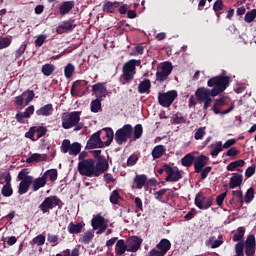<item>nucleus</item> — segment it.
Wrapping results in <instances>:
<instances>
[{"mask_svg": "<svg viewBox=\"0 0 256 256\" xmlns=\"http://www.w3.org/2000/svg\"><path fill=\"white\" fill-rule=\"evenodd\" d=\"M134 183H136L137 189H143V187H145V184L147 183V175L145 174L136 175L134 178Z\"/></svg>", "mask_w": 256, "mask_h": 256, "instance_id": "obj_32", "label": "nucleus"}, {"mask_svg": "<svg viewBox=\"0 0 256 256\" xmlns=\"http://www.w3.org/2000/svg\"><path fill=\"white\" fill-rule=\"evenodd\" d=\"M166 151L167 149L165 148V146L157 145L153 148L151 155L153 159H161L165 155Z\"/></svg>", "mask_w": 256, "mask_h": 256, "instance_id": "obj_25", "label": "nucleus"}, {"mask_svg": "<svg viewBox=\"0 0 256 256\" xmlns=\"http://www.w3.org/2000/svg\"><path fill=\"white\" fill-rule=\"evenodd\" d=\"M120 5L121 3L117 1H106L102 6V10L104 11V13H115V11L119 9Z\"/></svg>", "mask_w": 256, "mask_h": 256, "instance_id": "obj_19", "label": "nucleus"}, {"mask_svg": "<svg viewBox=\"0 0 256 256\" xmlns=\"http://www.w3.org/2000/svg\"><path fill=\"white\" fill-rule=\"evenodd\" d=\"M219 240H217V238L215 236H211L208 240H206L205 244L206 247H211V249H217L219 247H221V245H223V241L221 239H223V236L220 235L218 237Z\"/></svg>", "mask_w": 256, "mask_h": 256, "instance_id": "obj_22", "label": "nucleus"}, {"mask_svg": "<svg viewBox=\"0 0 256 256\" xmlns=\"http://www.w3.org/2000/svg\"><path fill=\"white\" fill-rule=\"evenodd\" d=\"M121 194H119V190H114L110 194V203L112 205H119V200H121Z\"/></svg>", "mask_w": 256, "mask_h": 256, "instance_id": "obj_40", "label": "nucleus"}, {"mask_svg": "<svg viewBox=\"0 0 256 256\" xmlns=\"http://www.w3.org/2000/svg\"><path fill=\"white\" fill-rule=\"evenodd\" d=\"M80 121H81L80 111L70 112L62 116V127L63 129H71L73 127H76V125H79Z\"/></svg>", "mask_w": 256, "mask_h": 256, "instance_id": "obj_4", "label": "nucleus"}, {"mask_svg": "<svg viewBox=\"0 0 256 256\" xmlns=\"http://www.w3.org/2000/svg\"><path fill=\"white\" fill-rule=\"evenodd\" d=\"M128 251L127 242L124 239H119L115 245V253L117 256L125 255Z\"/></svg>", "mask_w": 256, "mask_h": 256, "instance_id": "obj_23", "label": "nucleus"}, {"mask_svg": "<svg viewBox=\"0 0 256 256\" xmlns=\"http://www.w3.org/2000/svg\"><path fill=\"white\" fill-rule=\"evenodd\" d=\"M101 109V99L97 98L91 102V111L92 113H99Z\"/></svg>", "mask_w": 256, "mask_h": 256, "instance_id": "obj_52", "label": "nucleus"}, {"mask_svg": "<svg viewBox=\"0 0 256 256\" xmlns=\"http://www.w3.org/2000/svg\"><path fill=\"white\" fill-rule=\"evenodd\" d=\"M225 197H227V191L224 193H221L216 197V205H218V207L223 206V201H225Z\"/></svg>", "mask_w": 256, "mask_h": 256, "instance_id": "obj_62", "label": "nucleus"}, {"mask_svg": "<svg viewBox=\"0 0 256 256\" xmlns=\"http://www.w3.org/2000/svg\"><path fill=\"white\" fill-rule=\"evenodd\" d=\"M209 163V157L206 155H200L194 160V173H201L202 169H205V165Z\"/></svg>", "mask_w": 256, "mask_h": 256, "instance_id": "obj_15", "label": "nucleus"}, {"mask_svg": "<svg viewBox=\"0 0 256 256\" xmlns=\"http://www.w3.org/2000/svg\"><path fill=\"white\" fill-rule=\"evenodd\" d=\"M131 135H133V126L131 124H125L116 131L115 142L117 145H123V143H127L131 139Z\"/></svg>", "mask_w": 256, "mask_h": 256, "instance_id": "obj_6", "label": "nucleus"}, {"mask_svg": "<svg viewBox=\"0 0 256 256\" xmlns=\"http://www.w3.org/2000/svg\"><path fill=\"white\" fill-rule=\"evenodd\" d=\"M226 157H237L239 155V150L235 147H231L226 153Z\"/></svg>", "mask_w": 256, "mask_h": 256, "instance_id": "obj_64", "label": "nucleus"}, {"mask_svg": "<svg viewBox=\"0 0 256 256\" xmlns=\"http://www.w3.org/2000/svg\"><path fill=\"white\" fill-rule=\"evenodd\" d=\"M60 201L61 200L57 196L46 197L44 199V201H42V203L39 205V209L44 214L49 213V211H51V209H53L54 207H57V205H59Z\"/></svg>", "mask_w": 256, "mask_h": 256, "instance_id": "obj_8", "label": "nucleus"}, {"mask_svg": "<svg viewBox=\"0 0 256 256\" xmlns=\"http://www.w3.org/2000/svg\"><path fill=\"white\" fill-rule=\"evenodd\" d=\"M167 177L165 178V181L167 183H177V181H180V179H183V175H181V171L173 170V167L166 166L165 167Z\"/></svg>", "mask_w": 256, "mask_h": 256, "instance_id": "obj_12", "label": "nucleus"}, {"mask_svg": "<svg viewBox=\"0 0 256 256\" xmlns=\"http://www.w3.org/2000/svg\"><path fill=\"white\" fill-rule=\"evenodd\" d=\"M103 147H105V144L101 140V131L92 134L86 144V149H103Z\"/></svg>", "mask_w": 256, "mask_h": 256, "instance_id": "obj_9", "label": "nucleus"}, {"mask_svg": "<svg viewBox=\"0 0 256 256\" xmlns=\"http://www.w3.org/2000/svg\"><path fill=\"white\" fill-rule=\"evenodd\" d=\"M142 136H143V125L137 124L134 127V138H133V141H137V139H141Z\"/></svg>", "mask_w": 256, "mask_h": 256, "instance_id": "obj_45", "label": "nucleus"}, {"mask_svg": "<svg viewBox=\"0 0 256 256\" xmlns=\"http://www.w3.org/2000/svg\"><path fill=\"white\" fill-rule=\"evenodd\" d=\"M156 247L158 251H161L164 255H167V252L171 249V241L164 238L160 240Z\"/></svg>", "mask_w": 256, "mask_h": 256, "instance_id": "obj_26", "label": "nucleus"}, {"mask_svg": "<svg viewBox=\"0 0 256 256\" xmlns=\"http://www.w3.org/2000/svg\"><path fill=\"white\" fill-rule=\"evenodd\" d=\"M75 27V20H67L56 28V32L58 35H63V33H67V31H73Z\"/></svg>", "mask_w": 256, "mask_h": 256, "instance_id": "obj_16", "label": "nucleus"}, {"mask_svg": "<svg viewBox=\"0 0 256 256\" xmlns=\"http://www.w3.org/2000/svg\"><path fill=\"white\" fill-rule=\"evenodd\" d=\"M256 17V9H252L251 11L247 12L244 16V21L246 23H253Z\"/></svg>", "mask_w": 256, "mask_h": 256, "instance_id": "obj_48", "label": "nucleus"}, {"mask_svg": "<svg viewBox=\"0 0 256 256\" xmlns=\"http://www.w3.org/2000/svg\"><path fill=\"white\" fill-rule=\"evenodd\" d=\"M42 176L45 177L46 181H47V178H49L52 183H55L58 177L57 169L47 170Z\"/></svg>", "mask_w": 256, "mask_h": 256, "instance_id": "obj_36", "label": "nucleus"}, {"mask_svg": "<svg viewBox=\"0 0 256 256\" xmlns=\"http://www.w3.org/2000/svg\"><path fill=\"white\" fill-rule=\"evenodd\" d=\"M139 63H141L139 60L132 59L123 65L122 79H124L126 83L133 81L135 77V69L137 67V64L139 65Z\"/></svg>", "mask_w": 256, "mask_h": 256, "instance_id": "obj_5", "label": "nucleus"}, {"mask_svg": "<svg viewBox=\"0 0 256 256\" xmlns=\"http://www.w3.org/2000/svg\"><path fill=\"white\" fill-rule=\"evenodd\" d=\"M31 183H33V177H28L25 180H22L18 188L19 195H25V193L29 191V187H31Z\"/></svg>", "mask_w": 256, "mask_h": 256, "instance_id": "obj_21", "label": "nucleus"}, {"mask_svg": "<svg viewBox=\"0 0 256 256\" xmlns=\"http://www.w3.org/2000/svg\"><path fill=\"white\" fill-rule=\"evenodd\" d=\"M94 237H95V234H93V232L91 231H88L83 235L82 241L83 243L89 244L91 243Z\"/></svg>", "mask_w": 256, "mask_h": 256, "instance_id": "obj_58", "label": "nucleus"}, {"mask_svg": "<svg viewBox=\"0 0 256 256\" xmlns=\"http://www.w3.org/2000/svg\"><path fill=\"white\" fill-rule=\"evenodd\" d=\"M88 84L89 82H87L86 80L74 81L70 90L72 97H77V95H79L82 92V90L87 87Z\"/></svg>", "mask_w": 256, "mask_h": 256, "instance_id": "obj_14", "label": "nucleus"}, {"mask_svg": "<svg viewBox=\"0 0 256 256\" xmlns=\"http://www.w3.org/2000/svg\"><path fill=\"white\" fill-rule=\"evenodd\" d=\"M78 172L83 177H97L95 171V160L83 159L78 163Z\"/></svg>", "mask_w": 256, "mask_h": 256, "instance_id": "obj_3", "label": "nucleus"}, {"mask_svg": "<svg viewBox=\"0 0 256 256\" xmlns=\"http://www.w3.org/2000/svg\"><path fill=\"white\" fill-rule=\"evenodd\" d=\"M47 185V180L45 176H41L36 178L34 181L32 180V190L39 191V189L45 187Z\"/></svg>", "mask_w": 256, "mask_h": 256, "instance_id": "obj_29", "label": "nucleus"}, {"mask_svg": "<svg viewBox=\"0 0 256 256\" xmlns=\"http://www.w3.org/2000/svg\"><path fill=\"white\" fill-rule=\"evenodd\" d=\"M75 73V66L72 63H68L64 68V75L66 79H71Z\"/></svg>", "mask_w": 256, "mask_h": 256, "instance_id": "obj_39", "label": "nucleus"}, {"mask_svg": "<svg viewBox=\"0 0 256 256\" xmlns=\"http://www.w3.org/2000/svg\"><path fill=\"white\" fill-rule=\"evenodd\" d=\"M34 131L37 133V139H41V137H45V135H47V127L45 126H39Z\"/></svg>", "mask_w": 256, "mask_h": 256, "instance_id": "obj_56", "label": "nucleus"}, {"mask_svg": "<svg viewBox=\"0 0 256 256\" xmlns=\"http://www.w3.org/2000/svg\"><path fill=\"white\" fill-rule=\"evenodd\" d=\"M134 203L136 205L135 213H139V211H143V201L141 200V198L136 197L134 199Z\"/></svg>", "mask_w": 256, "mask_h": 256, "instance_id": "obj_63", "label": "nucleus"}, {"mask_svg": "<svg viewBox=\"0 0 256 256\" xmlns=\"http://www.w3.org/2000/svg\"><path fill=\"white\" fill-rule=\"evenodd\" d=\"M3 197H11L13 195V188L8 185H4L1 190Z\"/></svg>", "mask_w": 256, "mask_h": 256, "instance_id": "obj_53", "label": "nucleus"}, {"mask_svg": "<svg viewBox=\"0 0 256 256\" xmlns=\"http://www.w3.org/2000/svg\"><path fill=\"white\" fill-rule=\"evenodd\" d=\"M177 99V91L176 90H170L168 92H159L158 93V103L162 107H171L173 105V102Z\"/></svg>", "mask_w": 256, "mask_h": 256, "instance_id": "obj_7", "label": "nucleus"}, {"mask_svg": "<svg viewBox=\"0 0 256 256\" xmlns=\"http://www.w3.org/2000/svg\"><path fill=\"white\" fill-rule=\"evenodd\" d=\"M243 183V174L233 173L229 182V189H237Z\"/></svg>", "mask_w": 256, "mask_h": 256, "instance_id": "obj_18", "label": "nucleus"}, {"mask_svg": "<svg viewBox=\"0 0 256 256\" xmlns=\"http://www.w3.org/2000/svg\"><path fill=\"white\" fill-rule=\"evenodd\" d=\"M94 169L96 171V177H100V175H103L109 169V161L106 160L105 156L97 159Z\"/></svg>", "mask_w": 256, "mask_h": 256, "instance_id": "obj_13", "label": "nucleus"}, {"mask_svg": "<svg viewBox=\"0 0 256 256\" xmlns=\"http://www.w3.org/2000/svg\"><path fill=\"white\" fill-rule=\"evenodd\" d=\"M29 177H33V176H29V170L27 168L22 169L18 174L19 181H25V179Z\"/></svg>", "mask_w": 256, "mask_h": 256, "instance_id": "obj_59", "label": "nucleus"}, {"mask_svg": "<svg viewBox=\"0 0 256 256\" xmlns=\"http://www.w3.org/2000/svg\"><path fill=\"white\" fill-rule=\"evenodd\" d=\"M91 223H92L93 229H94V230H97V229H99V227H101V225H103V224L106 223V222H105V217L101 216V214H98V215H96V216L92 219Z\"/></svg>", "mask_w": 256, "mask_h": 256, "instance_id": "obj_33", "label": "nucleus"}, {"mask_svg": "<svg viewBox=\"0 0 256 256\" xmlns=\"http://www.w3.org/2000/svg\"><path fill=\"white\" fill-rule=\"evenodd\" d=\"M181 164L183 167H191L192 165H195V155L193 153H188L186 154L182 159H181Z\"/></svg>", "mask_w": 256, "mask_h": 256, "instance_id": "obj_30", "label": "nucleus"}, {"mask_svg": "<svg viewBox=\"0 0 256 256\" xmlns=\"http://www.w3.org/2000/svg\"><path fill=\"white\" fill-rule=\"evenodd\" d=\"M62 153H69L71 151V140L64 139L60 146Z\"/></svg>", "mask_w": 256, "mask_h": 256, "instance_id": "obj_51", "label": "nucleus"}, {"mask_svg": "<svg viewBox=\"0 0 256 256\" xmlns=\"http://www.w3.org/2000/svg\"><path fill=\"white\" fill-rule=\"evenodd\" d=\"M160 69L164 73H166L168 75H171V72L173 71V64L171 62H169V61H166V62L161 64Z\"/></svg>", "mask_w": 256, "mask_h": 256, "instance_id": "obj_46", "label": "nucleus"}, {"mask_svg": "<svg viewBox=\"0 0 256 256\" xmlns=\"http://www.w3.org/2000/svg\"><path fill=\"white\" fill-rule=\"evenodd\" d=\"M23 113L25 119H29L33 115V113H35V106L30 105L28 108L25 109Z\"/></svg>", "mask_w": 256, "mask_h": 256, "instance_id": "obj_61", "label": "nucleus"}, {"mask_svg": "<svg viewBox=\"0 0 256 256\" xmlns=\"http://www.w3.org/2000/svg\"><path fill=\"white\" fill-rule=\"evenodd\" d=\"M231 83V77L225 75H218L210 78L207 81L208 87H213L212 90L200 87L195 92V97L198 99L199 103H203L205 99H209V97H217V95H221L224 93L227 87H229Z\"/></svg>", "mask_w": 256, "mask_h": 256, "instance_id": "obj_1", "label": "nucleus"}, {"mask_svg": "<svg viewBox=\"0 0 256 256\" xmlns=\"http://www.w3.org/2000/svg\"><path fill=\"white\" fill-rule=\"evenodd\" d=\"M245 166V160H236L231 162L227 167V171H235L238 167H244Z\"/></svg>", "mask_w": 256, "mask_h": 256, "instance_id": "obj_38", "label": "nucleus"}, {"mask_svg": "<svg viewBox=\"0 0 256 256\" xmlns=\"http://www.w3.org/2000/svg\"><path fill=\"white\" fill-rule=\"evenodd\" d=\"M211 171H213V167L211 166H206L202 168L201 171L199 172L201 181H205V179L209 177V173H211Z\"/></svg>", "mask_w": 256, "mask_h": 256, "instance_id": "obj_47", "label": "nucleus"}, {"mask_svg": "<svg viewBox=\"0 0 256 256\" xmlns=\"http://www.w3.org/2000/svg\"><path fill=\"white\" fill-rule=\"evenodd\" d=\"M141 243H143V239L132 236L126 240V247L129 253H137L138 249H141Z\"/></svg>", "mask_w": 256, "mask_h": 256, "instance_id": "obj_11", "label": "nucleus"}, {"mask_svg": "<svg viewBox=\"0 0 256 256\" xmlns=\"http://www.w3.org/2000/svg\"><path fill=\"white\" fill-rule=\"evenodd\" d=\"M138 92L140 94L151 93V80L144 79L138 85Z\"/></svg>", "mask_w": 256, "mask_h": 256, "instance_id": "obj_27", "label": "nucleus"}, {"mask_svg": "<svg viewBox=\"0 0 256 256\" xmlns=\"http://www.w3.org/2000/svg\"><path fill=\"white\" fill-rule=\"evenodd\" d=\"M92 91L95 93L97 99H102L103 97H107V86L105 83H97L92 86Z\"/></svg>", "mask_w": 256, "mask_h": 256, "instance_id": "obj_17", "label": "nucleus"}, {"mask_svg": "<svg viewBox=\"0 0 256 256\" xmlns=\"http://www.w3.org/2000/svg\"><path fill=\"white\" fill-rule=\"evenodd\" d=\"M221 151H223V142L218 141V142H216L214 149L211 150L210 155L212 157H217V155H219V153H221Z\"/></svg>", "mask_w": 256, "mask_h": 256, "instance_id": "obj_44", "label": "nucleus"}, {"mask_svg": "<svg viewBox=\"0 0 256 256\" xmlns=\"http://www.w3.org/2000/svg\"><path fill=\"white\" fill-rule=\"evenodd\" d=\"M223 9H225L223 0H216L213 4V11H215V13H219V11H223Z\"/></svg>", "mask_w": 256, "mask_h": 256, "instance_id": "obj_55", "label": "nucleus"}, {"mask_svg": "<svg viewBox=\"0 0 256 256\" xmlns=\"http://www.w3.org/2000/svg\"><path fill=\"white\" fill-rule=\"evenodd\" d=\"M83 231V224L70 222L68 225V233L71 235H77Z\"/></svg>", "mask_w": 256, "mask_h": 256, "instance_id": "obj_31", "label": "nucleus"}, {"mask_svg": "<svg viewBox=\"0 0 256 256\" xmlns=\"http://www.w3.org/2000/svg\"><path fill=\"white\" fill-rule=\"evenodd\" d=\"M253 199H255V189L253 187H250L245 193L244 202L251 203Z\"/></svg>", "mask_w": 256, "mask_h": 256, "instance_id": "obj_41", "label": "nucleus"}, {"mask_svg": "<svg viewBox=\"0 0 256 256\" xmlns=\"http://www.w3.org/2000/svg\"><path fill=\"white\" fill-rule=\"evenodd\" d=\"M41 72L45 77H51V75H53L55 72V65L49 63L44 64L42 66Z\"/></svg>", "mask_w": 256, "mask_h": 256, "instance_id": "obj_34", "label": "nucleus"}, {"mask_svg": "<svg viewBox=\"0 0 256 256\" xmlns=\"http://www.w3.org/2000/svg\"><path fill=\"white\" fill-rule=\"evenodd\" d=\"M25 98V105H29L35 99V92L33 90H26L22 93Z\"/></svg>", "mask_w": 256, "mask_h": 256, "instance_id": "obj_43", "label": "nucleus"}, {"mask_svg": "<svg viewBox=\"0 0 256 256\" xmlns=\"http://www.w3.org/2000/svg\"><path fill=\"white\" fill-rule=\"evenodd\" d=\"M167 79H169V75L166 74V72H163L162 69L156 72V81L159 83H163V81H167Z\"/></svg>", "mask_w": 256, "mask_h": 256, "instance_id": "obj_50", "label": "nucleus"}, {"mask_svg": "<svg viewBox=\"0 0 256 256\" xmlns=\"http://www.w3.org/2000/svg\"><path fill=\"white\" fill-rule=\"evenodd\" d=\"M79 153H81V144L79 142L70 144L69 155H79Z\"/></svg>", "mask_w": 256, "mask_h": 256, "instance_id": "obj_42", "label": "nucleus"}, {"mask_svg": "<svg viewBox=\"0 0 256 256\" xmlns=\"http://www.w3.org/2000/svg\"><path fill=\"white\" fill-rule=\"evenodd\" d=\"M102 131H105L106 141L103 142L104 147H109L111 143H113V139H115V133L113 132V128L106 127L103 128Z\"/></svg>", "mask_w": 256, "mask_h": 256, "instance_id": "obj_24", "label": "nucleus"}, {"mask_svg": "<svg viewBox=\"0 0 256 256\" xmlns=\"http://www.w3.org/2000/svg\"><path fill=\"white\" fill-rule=\"evenodd\" d=\"M27 50V43L22 44L15 52V59H21L23 53Z\"/></svg>", "mask_w": 256, "mask_h": 256, "instance_id": "obj_54", "label": "nucleus"}, {"mask_svg": "<svg viewBox=\"0 0 256 256\" xmlns=\"http://www.w3.org/2000/svg\"><path fill=\"white\" fill-rule=\"evenodd\" d=\"M45 159H47V156L39 154V153H34L30 157L27 158L26 162L35 163L37 161H45Z\"/></svg>", "mask_w": 256, "mask_h": 256, "instance_id": "obj_37", "label": "nucleus"}, {"mask_svg": "<svg viewBox=\"0 0 256 256\" xmlns=\"http://www.w3.org/2000/svg\"><path fill=\"white\" fill-rule=\"evenodd\" d=\"M205 137V127H200L197 129V131L194 134V138L196 141H199Z\"/></svg>", "mask_w": 256, "mask_h": 256, "instance_id": "obj_57", "label": "nucleus"}, {"mask_svg": "<svg viewBox=\"0 0 256 256\" xmlns=\"http://www.w3.org/2000/svg\"><path fill=\"white\" fill-rule=\"evenodd\" d=\"M195 205L198 209H209L213 205V198L205 196L202 192L196 194Z\"/></svg>", "mask_w": 256, "mask_h": 256, "instance_id": "obj_10", "label": "nucleus"}, {"mask_svg": "<svg viewBox=\"0 0 256 256\" xmlns=\"http://www.w3.org/2000/svg\"><path fill=\"white\" fill-rule=\"evenodd\" d=\"M11 36L10 37H0V50L7 49L12 43Z\"/></svg>", "mask_w": 256, "mask_h": 256, "instance_id": "obj_49", "label": "nucleus"}, {"mask_svg": "<svg viewBox=\"0 0 256 256\" xmlns=\"http://www.w3.org/2000/svg\"><path fill=\"white\" fill-rule=\"evenodd\" d=\"M32 241L38 246L45 245V236H43V234H39L38 236L34 237Z\"/></svg>", "mask_w": 256, "mask_h": 256, "instance_id": "obj_60", "label": "nucleus"}, {"mask_svg": "<svg viewBox=\"0 0 256 256\" xmlns=\"http://www.w3.org/2000/svg\"><path fill=\"white\" fill-rule=\"evenodd\" d=\"M243 237H245V227H238L237 231L234 233L232 237V241L241 243L243 241Z\"/></svg>", "mask_w": 256, "mask_h": 256, "instance_id": "obj_35", "label": "nucleus"}, {"mask_svg": "<svg viewBox=\"0 0 256 256\" xmlns=\"http://www.w3.org/2000/svg\"><path fill=\"white\" fill-rule=\"evenodd\" d=\"M73 7H75L74 1L63 2L62 5L59 7L60 15H67V13H70L72 11Z\"/></svg>", "mask_w": 256, "mask_h": 256, "instance_id": "obj_28", "label": "nucleus"}, {"mask_svg": "<svg viewBox=\"0 0 256 256\" xmlns=\"http://www.w3.org/2000/svg\"><path fill=\"white\" fill-rule=\"evenodd\" d=\"M53 104H46L40 109L36 110V115L38 117H50V115H53Z\"/></svg>", "mask_w": 256, "mask_h": 256, "instance_id": "obj_20", "label": "nucleus"}, {"mask_svg": "<svg viewBox=\"0 0 256 256\" xmlns=\"http://www.w3.org/2000/svg\"><path fill=\"white\" fill-rule=\"evenodd\" d=\"M256 241L255 235H248L246 241H240L235 245L236 256H255Z\"/></svg>", "mask_w": 256, "mask_h": 256, "instance_id": "obj_2", "label": "nucleus"}]
</instances>
